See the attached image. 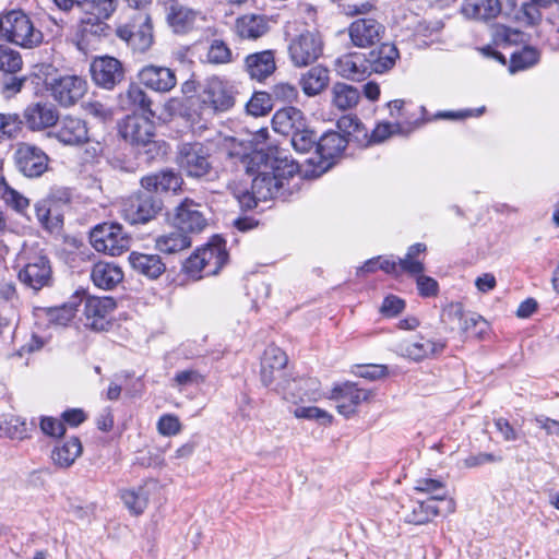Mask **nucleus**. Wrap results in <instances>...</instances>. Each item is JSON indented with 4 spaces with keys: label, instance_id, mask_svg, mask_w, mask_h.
<instances>
[{
    "label": "nucleus",
    "instance_id": "obj_35",
    "mask_svg": "<svg viewBox=\"0 0 559 559\" xmlns=\"http://www.w3.org/2000/svg\"><path fill=\"white\" fill-rule=\"evenodd\" d=\"M366 58L371 73H384L394 67L400 53L394 44L384 43L369 51Z\"/></svg>",
    "mask_w": 559,
    "mask_h": 559
},
{
    "label": "nucleus",
    "instance_id": "obj_16",
    "mask_svg": "<svg viewBox=\"0 0 559 559\" xmlns=\"http://www.w3.org/2000/svg\"><path fill=\"white\" fill-rule=\"evenodd\" d=\"M116 307L111 297H86L84 300L85 325L102 332L110 326V314Z\"/></svg>",
    "mask_w": 559,
    "mask_h": 559
},
{
    "label": "nucleus",
    "instance_id": "obj_9",
    "mask_svg": "<svg viewBox=\"0 0 559 559\" xmlns=\"http://www.w3.org/2000/svg\"><path fill=\"white\" fill-rule=\"evenodd\" d=\"M93 82L104 88L111 91L119 85L126 76L122 62L111 56L95 57L90 66Z\"/></svg>",
    "mask_w": 559,
    "mask_h": 559
},
{
    "label": "nucleus",
    "instance_id": "obj_20",
    "mask_svg": "<svg viewBox=\"0 0 559 559\" xmlns=\"http://www.w3.org/2000/svg\"><path fill=\"white\" fill-rule=\"evenodd\" d=\"M50 134L66 145H81L88 141L86 122L73 116L63 117Z\"/></svg>",
    "mask_w": 559,
    "mask_h": 559
},
{
    "label": "nucleus",
    "instance_id": "obj_23",
    "mask_svg": "<svg viewBox=\"0 0 559 559\" xmlns=\"http://www.w3.org/2000/svg\"><path fill=\"white\" fill-rule=\"evenodd\" d=\"M183 179L181 175L174 169H163L160 171L144 176L141 179V187L147 192H178L181 189Z\"/></svg>",
    "mask_w": 559,
    "mask_h": 559
},
{
    "label": "nucleus",
    "instance_id": "obj_58",
    "mask_svg": "<svg viewBox=\"0 0 559 559\" xmlns=\"http://www.w3.org/2000/svg\"><path fill=\"white\" fill-rule=\"evenodd\" d=\"M271 95L275 100L292 103L298 97V88L294 84L280 82L272 87Z\"/></svg>",
    "mask_w": 559,
    "mask_h": 559
},
{
    "label": "nucleus",
    "instance_id": "obj_15",
    "mask_svg": "<svg viewBox=\"0 0 559 559\" xmlns=\"http://www.w3.org/2000/svg\"><path fill=\"white\" fill-rule=\"evenodd\" d=\"M247 170L252 174L257 173V176L252 180L251 189L257 193L258 199L266 201L269 199L281 198L285 200V183L276 176L272 175L270 170H265L263 167L259 168V166L250 164L249 156Z\"/></svg>",
    "mask_w": 559,
    "mask_h": 559
},
{
    "label": "nucleus",
    "instance_id": "obj_5",
    "mask_svg": "<svg viewBox=\"0 0 559 559\" xmlns=\"http://www.w3.org/2000/svg\"><path fill=\"white\" fill-rule=\"evenodd\" d=\"M249 157L250 164L270 170L285 185H288V179L298 173V164L288 157L285 150L276 146L270 147L267 152L254 151Z\"/></svg>",
    "mask_w": 559,
    "mask_h": 559
},
{
    "label": "nucleus",
    "instance_id": "obj_22",
    "mask_svg": "<svg viewBox=\"0 0 559 559\" xmlns=\"http://www.w3.org/2000/svg\"><path fill=\"white\" fill-rule=\"evenodd\" d=\"M117 36L134 51L145 52L153 44V33L150 17L135 29L131 25H121L116 31Z\"/></svg>",
    "mask_w": 559,
    "mask_h": 559
},
{
    "label": "nucleus",
    "instance_id": "obj_57",
    "mask_svg": "<svg viewBox=\"0 0 559 559\" xmlns=\"http://www.w3.org/2000/svg\"><path fill=\"white\" fill-rule=\"evenodd\" d=\"M294 415L297 418H304L309 420H317L322 424H331L332 415H330L324 409H321L317 406H308V407H297L294 411Z\"/></svg>",
    "mask_w": 559,
    "mask_h": 559
},
{
    "label": "nucleus",
    "instance_id": "obj_13",
    "mask_svg": "<svg viewBox=\"0 0 559 559\" xmlns=\"http://www.w3.org/2000/svg\"><path fill=\"white\" fill-rule=\"evenodd\" d=\"M202 205L186 198L175 209L174 226L180 228L190 237L200 234L207 226V218L202 211Z\"/></svg>",
    "mask_w": 559,
    "mask_h": 559
},
{
    "label": "nucleus",
    "instance_id": "obj_7",
    "mask_svg": "<svg viewBox=\"0 0 559 559\" xmlns=\"http://www.w3.org/2000/svg\"><path fill=\"white\" fill-rule=\"evenodd\" d=\"M163 210V201L151 192H139L129 197L122 205L123 218L132 225L146 224Z\"/></svg>",
    "mask_w": 559,
    "mask_h": 559
},
{
    "label": "nucleus",
    "instance_id": "obj_1",
    "mask_svg": "<svg viewBox=\"0 0 559 559\" xmlns=\"http://www.w3.org/2000/svg\"><path fill=\"white\" fill-rule=\"evenodd\" d=\"M0 37L24 49H33L44 41V34L22 10H12L0 16Z\"/></svg>",
    "mask_w": 559,
    "mask_h": 559
},
{
    "label": "nucleus",
    "instance_id": "obj_17",
    "mask_svg": "<svg viewBox=\"0 0 559 559\" xmlns=\"http://www.w3.org/2000/svg\"><path fill=\"white\" fill-rule=\"evenodd\" d=\"M274 390L289 402L317 401L318 381L311 378L287 379L278 381Z\"/></svg>",
    "mask_w": 559,
    "mask_h": 559
},
{
    "label": "nucleus",
    "instance_id": "obj_47",
    "mask_svg": "<svg viewBox=\"0 0 559 559\" xmlns=\"http://www.w3.org/2000/svg\"><path fill=\"white\" fill-rule=\"evenodd\" d=\"M121 499L131 513L139 515L147 507L148 492L144 487L123 490L121 492Z\"/></svg>",
    "mask_w": 559,
    "mask_h": 559
},
{
    "label": "nucleus",
    "instance_id": "obj_26",
    "mask_svg": "<svg viewBox=\"0 0 559 559\" xmlns=\"http://www.w3.org/2000/svg\"><path fill=\"white\" fill-rule=\"evenodd\" d=\"M438 500H444L443 495L431 496L425 501L413 502L404 510L403 519L406 523L421 525L429 522L433 516L445 514L444 509L437 506Z\"/></svg>",
    "mask_w": 559,
    "mask_h": 559
},
{
    "label": "nucleus",
    "instance_id": "obj_59",
    "mask_svg": "<svg viewBox=\"0 0 559 559\" xmlns=\"http://www.w3.org/2000/svg\"><path fill=\"white\" fill-rule=\"evenodd\" d=\"M183 270L188 275L195 278L206 276V265L199 250L186 260Z\"/></svg>",
    "mask_w": 559,
    "mask_h": 559
},
{
    "label": "nucleus",
    "instance_id": "obj_25",
    "mask_svg": "<svg viewBox=\"0 0 559 559\" xmlns=\"http://www.w3.org/2000/svg\"><path fill=\"white\" fill-rule=\"evenodd\" d=\"M384 33V27L374 19H359L349 26V36L357 47L372 46Z\"/></svg>",
    "mask_w": 559,
    "mask_h": 559
},
{
    "label": "nucleus",
    "instance_id": "obj_51",
    "mask_svg": "<svg viewBox=\"0 0 559 559\" xmlns=\"http://www.w3.org/2000/svg\"><path fill=\"white\" fill-rule=\"evenodd\" d=\"M318 140L314 132L305 124V128H300V131L290 136V144L296 152L304 154L316 150Z\"/></svg>",
    "mask_w": 559,
    "mask_h": 559
},
{
    "label": "nucleus",
    "instance_id": "obj_52",
    "mask_svg": "<svg viewBox=\"0 0 559 559\" xmlns=\"http://www.w3.org/2000/svg\"><path fill=\"white\" fill-rule=\"evenodd\" d=\"M78 311V302L69 301L60 307L47 309V318L50 322L58 325H67Z\"/></svg>",
    "mask_w": 559,
    "mask_h": 559
},
{
    "label": "nucleus",
    "instance_id": "obj_36",
    "mask_svg": "<svg viewBox=\"0 0 559 559\" xmlns=\"http://www.w3.org/2000/svg\"><path fill=\"white\" fill-rule=\"evenodd\" d=\"M167 20L175 33L187 34L195 27L198 20L204 17L199 11L175 3L169 8Z\"/></svg>",
    "mask_w": 559,
    "mask_h": 559
},
{
    "label": "nucleus",
    "instance_id": "obj_42",
    "mask_svg": "<svg viewBox=\"0 0 559 559\" xmlns=\"http://www.w3.org/2000/svg\"><path fill=\"white\" fill-rule=\"evenodd\" d=\"M360 98L358 88L342 82H337L332 87V103L341 109L347 110L355 107Z\"/></svg>",
    "mask_w": 559,
    "mask_h": 559
},
{
    "label": "nucleus",
    "instance_id": "obj_29",
    "mask_svg": "<svg viewBox=\"0 0 559 559\" xmlns=\"http://www.w3.org/2000/svg\"><path fill=\"white\" fill-rule=\"evenodd\" d=\"M235 33L241 39L257 40L270 29V21L265 15L248 13L237 17Z\"/></svg>",
    "mask_w": 559,
    "mask_h": 559
},
{
    "label": "nucleus",
    "instance_id": "obj_6",
    "mask_svg": "<svg viewBox=\"0 0 559 559\" xmlns=\"http://www.w3.org/2000/svg\"><path fill=\"white\" fill-rule=\"evenodd\" d=\"M323 52V40L316 29H305L294 36L288 45V53L296 67H307L316 62Z\"/></svg>",
    "mask_w": 559,
    "mask_h": 559
},
{
    "label": "nucleus",
    "instance_id": "obj_44",
    "mask_svg": "<svg viewBox=\"0 0 559 559\" xmlns=\"http://www.w3.org/2000/svg\"><path fill=\"white\" fill-rule=\"evenodd\" d=\"M118 0H98L96 4L83 8L85 11L81 20H88V23H104L116 11Z\"/></svg>",
    "mask_w": 559,
    "mask_h": 559
},
{
    "label": "nucleus",
    "instance_id": "obj_45",
    "mask_svg": "<svg viewBox=\"0 0 559 559\" xmlns=\"http://www.w3.org/2000/svg\"><path fill=\"white\" fill-rule=\"evenodd\" d=\"M205 60L213 66L228 64L234 61V53L222 39H213L207 48Z\"/></svg>",
    "mask_w": 559,
    "mask_h": 559
},
{
    "label": "nucleus",
    "instance_id": "obj_43",
    "mask_svg": "<svg viewBox=\"0 0 559 559\" xmlns=\"http://www.w3.org/2000/svg\"><path fill=\"white\" fill-rule=\"evenodd\" d=\"M35 213L40 225L50 233L58 231L63 225L62 215L52 211L46 201H40L35 204Z\"/></svg>",
    "mask_w": 559,
    "mask_h": 559
},
{
    "label": "nucleus",
    "instance_id": "obj_60",
    "mask_svg": "<svg viewBox=\"0 0 559 559\" xmlns=\"http://www.w3.org/2000/svg\"><path fill=\"white\" fill-rule=\"evenodd\" d=\"M39 427L43 433L49 437L59 438L66 433L64 424L50 416H43L39 421Z\"/></svg>",
    "mask_w": 559,
    "mask_h": 559
},
{
    "label": "nucleus",
    "instance_id": "obj_39",
    "mask_svg": "<svg viewBox=\"0 0 559 559\" xmlns=\"http://www.w3.org/2000/svg\"><path fill=\"white\" fill-rule=\"evenodd\" d=\"M191 237L180 228L174 229L158 236L155 239V248L165 254H176L191 247Z\"/></svg>",
    "mask_w": 559,
    "mask_h": 559
},
{
    "label": "nucleus",
    "instance_id": "obj_31",
    "mask_svg": "<svg viewBox=\"0 0 559 559\" xmlns=\"http://www.w3.org/2000/svg\"><path fill=\"white\" fill-rule=\"evenodd\" d=\"M461 12L467 19L487 22L502 12V2L500 0H464Z\"/></svg>",
    "mask_w": 559,
    "mask_h": 559
},
{
    "label": "nucleus",
    "instance_id": "obj_8",
    "mask_svg": "<svg viewBox=\"0 0 559 559\" xmlns=\"http://www.w3.org/2000/svg\"><path fill=\"white\" fill-rule=\"evenodd\" d=\"M17 277L26 287L38 292L52 284V269L49 259L43 254L34 253L26 257V262L19 271Z\"/></svg>",
    "mask_w": 559,
    "mask_h": 559
},
{
    "label": "nucleus",
    "instance_id": "obj_41",
    "mask_svg": "<svg viewBox=\"0 0 559 559\" xmlns=\"http://www.w3.org/2000/svg\"><path fill=\"white\" fill-rule=\"evenodd\" d=\"M329 84V72L320 66L311 68L302 74L300 85L304 93L308 96L320 94Z\"/></svg>",
    "mask_w": 559,
    "mask_h": 559
},
{
    "label": "nucleus",
    "instance_id": "obj_53",
    "mask_svg": "<svg viewBox=\"0 0 559 559\" xmlns=\"http://www.w3.org/2000/svg\"><path fill=\"white\" fill-rule=\"evenodd\" d=\"M23 120L16 114H0V140L13 139L22 131Z\"/></svg>",
    "mask_w": 559,
    "mask_h": 559
},
{
    "label": "nucleus",
    "instance_id": "obj_50",
    "mask_svg": "<svg viewBox=\"0 0 559 559\" xmlns=\"http://www.w3.org/2000/svg\"><path fill=\"white\" fill-rule=\"evenodd\" d=\"M23 61L19 51L7 45H0V71L14 74L22 69Z\"/></svg>",
    "mask_w": 559,
    "mask_h": 559
},
{
    "label": "nucleus",
    "instance_id": "obj_27",
    "mask_svg": "<svg viewBox=\"0 0 559 559\" xmlns=\"http://www.w3.org/2000/svg\"><path fill=\"white\" fill-rule=\"evenodd\" d=\"M119 105L123 110L141 112L144 116L155 117L152 100L146 92L136 83L129 84L128 88L119 94Z\"/></svg>",
    "mask_w": 559,
    "mask_h": 559
},
{
    "label": "nucleus",
    "instance_id": "obj_32",
    "mask_svg": "<svg viewBox=\"0 0 559 559\" xmlns=\"http://www.w3.org/2000/svg\"><path fill=\"white\" fill-rule=\"evenodd\" d=\"M445 347L442 341H431L420 337L416 341H405L400 344V352L412 360L419 361L441 353Z\"/></svg>",
    "mask_w": 559,
    "mask_h": 559
},
{
    "label": "nucleus",
    "instance_id": "obj_24",
    "mask_svg": "<svg viewBox=\"0 0 559 559\" xmlns=\"http://www.w3.org/2000/svg\"><path fill=\"white\" fill-rule=\"evenodd\" d=\"M243 69L251 80L262 82L276 70L273 50H263L248 55L243 60Z\"/></svg>",
    "mask_w": 559,
    "mask_h": 559
},
{
    "label": "nucleus",
    "instance_id": "obj_49",
    "mask_svg": "<svg viewBox=\"0 0 559 559\" xmlns=\"http://www.w3.org/2000/svg\"><path fill=\"white\" fill-rule=\"evenodd\" d=\"M539 60V51L533 47H524L520 51L513 52L509 70L514 73L525 70L536 64Z\"/></svg>",
    "mask_w": 559,
    "mask_h": 559
},
{
    "label": "nucleus",
    "instance_id": "obj_10",
    "mask_svg": "<svg viewBox=\"0 0 559 559\" xmlns=\"http://www.w3.org/2000/svg\"><path fill=\"white\" fill-rule=\"evenodd\" d=\"M14 163L23 176L37 178L47 171L49 157L36 145L20 143L14 153Z\"/></svg>",
    "mask_w": 559,
    "mask_h": 559
},
{
    "label": "nucleus",
    "instance_id": "obj_33",
    "mask_svg": "<svg viewBox=\"0 0 559 559\" xmlns=\"http://www.w3.org/2000/svg\"><path fill=\"white\" fill-rule=\"evenodd\" d=\"M91 278L98 288L109 290L122 282L123 272L114 262L99 261L93 265Z\"/></svg>",
    "mask_w": 559,
    "mask_h": 559
},
{
    "label": "nucleus",
    "instance_id": "obj_28",
    "mask_svg": "<svg viewBox=\"0 0 559 559\" xmlns=\"http://www.w3.org/2000/svg\"><path fill=\"white\" fill-rule=\"evenodd\" d=\"M336 72L353 81L365 80L371 74L366 55L353 52L341 56L335 61Z\"/></svg>",
    "mask_w": 559,
    "mask_h": 559
},
{
    "label": "nucleus",
    "instance_id": "obj_64",
    "mask_svg": "<svg viewBox=\"0 0 559 559\" xmlns=\"http://www.w3.org/2000/svg\"><path fill=\"white\" fill-rule=\"evenodd\" d=\"M271 109L270 100L264 94H255L247 104V110L253 116H263Z\"/></svg>",
    "mask_w": 559,
    "mask_h": 559
},
{
    "label": "nucleus",
    "instance_id": "obj_48",
    "mask_svg": "<svg viewBox=\"0 0 559 559\" xmlns=\"http://www.w3.org/2000/svg\"><path fill=\"white\" fill-rule=\"evenodd\" d=\"M0 437L24 439L27 437V425L14 416H0Z\"/></svg>",
    "mask_w": 559,
    "mask_h": 559
},
{
    "label": "nucleus",
    "instance_id": "obj_40",
    "mask_svg": "<svg viewBox=\"0 0 559 559\" xmlns=\"http://www.w3.org/2000/svg\"><path fill=\"white\" fill-rule=\"evenodd\" d=\"M83 448L79 438L72 437L56 445L51 452V460L60 468H68L82 454Z\"/></svg>",
    "mask_w": 559,
    "mask_h": 559
},
{
    "label": "nucleus",
    "instance_id": "obj_61",
    "mask_svg": "<svg viewBox=\"0 0 559 559\" xmlns=\"http://www.w3.org/2000/svg\"><path fill=\"white\" fill-rule=\"evenodd\" d=\"M205 381L203 374H201L198 370L187 369L179 371L174 377V383L178 388H185L193 384H201Z\"/></svg>",
    "mask_w": 559,
    "mask_h": 559
},
{
    "label": "nucleus",
    "instance_id": "obj_30",
    "mask_svg": "<svg viewBox=\"0 0 559 559\" xmlns=\"http://www.w3.org/2000/svg\"><path fill=\"white\" fill-rule=\"evenodd\" d=\"M305 124L307 121L302 111L295 107L278 109L272 119L274 131L289 138L305 128Z\"/></svg>",
    "mask_w": 559,
    "mask_h": 559
},
{
    "label": "nucleus",
    "instance_id": "obj_54",
    "mask_svg": "<svg viewBox=\"0 0 559 559\" xmlns=\"http://www.w3.org/2000/svg\"><path fill=\"white\" fill-rule=\"evenodd\" d=\"M2 199L4 202L11 206L16 212L22 213L29 205V201L27 198L22 195L20 192L11 188L2 178Z\"/></svg>",
    "mask_w": 559,
    "mask_h": 559
},
{
    "label": "nucleus",
    "instance_id": "obj_4",
    "mask_svg": "<svg viewBox=\"0 0 559 559\" xmlns=\"http://www.w3.org/2000/svg\"><path fill=\"white\" fill-rule=\"evenodd\" d=\"M199 100L203 108L212 114L225 112L234 107L236 92L228 81L211 76L199 94Z\"/></svg>",
    "mask_w": 559,
    "mask_h": 559
},
{
    "label": "nucleus",
    "instance_id": "obj_14",
    "mask_svg": "<svg viewBox=\"0 0 559 559\" xmlns=\"http://www.w3.org/2000/svg\"><path fill=\"white\" fill-rule=\"evenodd\" d=\"M151 116H127L119 122V134L134 145H148L155 135V126Z\"/></svg>",
    "mask_w": 559,
    "mask_h": 559
},
{
    "label": "nucleus",
    "instance_id": "obj_62",
    "mask_svg": "<svg viewBox=\"0 0 559 559\" xmlns=\"http://www.w3.org/2000/svg\"><path fill=\"white\" fill-rule=\"evenodd\" d=\"M26 82L25 76H16L14 74H10L5 76L1 83V93L5 98H11L17 93L21 92L24 83Z\"/></svg>",
    "mask_w": 559,
    "mask_h": 559
},
{
    "label": "nucleus",
    "instance_id": "obj_38",
    "mask_svg": "<svg viewBox=\"0 0 559 559\" xmlns=\"http://www.w3.org/2000/svg\"><path fill=\"white\" fill-rule=\"evenodd\" d=\"M349 139L336 131L323 133L317 143L316 153L321 159L330 160L342 155L346 148Z\"/></svg>",
    "mask_w": 559,
    "mask_h": 559
},
{
    "label": "nucleus",
    "instance_id": "obj_21",
    "mask_svg": "<svg viewBox=\"0 0 559 559\" xmlns=\"http://www.w3.org/2000/svg\"><path fill=\"white\" fill-rule=\"evenodd\" d=\"M288 361L287 355L276 346H267L261 360V381L270 386L284 374Z\"/></svg>",
    "mask_w": 559,
    "mask_h": 559
},
{
    "label": "nucleus",
    "instance_id": "obj_18",
    "mask_svg": "<svg viewBox=\"0 0 559 559\" xmlns=\"http://www.w3.org/2000/svg\"><path fill=\"white\" fill-rule=\"evenodd\" d=\"M23 119L29 130L41 131L57 124L59 112L53 104L40 100L26 106Z\"/></svg>",
    "mask_w": 559,
    "mask_h": 559
},
{
    "label": "nucleus",
    "instance_id": "obj_34",
    "mask_svg": "<svg viewBox=\"0 0 559 559\" xmlns=\"http://www.w3.org/2000/svg\"><path fill=\"white\" fill-rule=\"evenodd\" d=\"M128 260L134 272L151 280L158 278L166 271V265L158 254L133 251Z\"/></svg>",
    "mask_w": 559,
    "mask_h": 559
},
{
    "label": "nucleus",
    "instance_id": "obj_37",
    "mask_svg": "<svg viewBox=\"0 0 559 559\" xmlns=\"http://www.w3.org/2000/svg\"><path fill=\"white\" fill-rule=\"evenodd\" d=\"M199 251L206 265V276L216 275L228 260L225 241L218 236H215L207 246Z\"/></svg>",
    "mask_w": 559,
    "mask_h": 559
},
{
    "label": "nucleus",
    "instance_id": "obj_46",
    "mask_svg": "<svg viewBox=\"0 0 559 559\" xmlns=\"http://www.w3.org/2000/svg\"><path fill=\"white\" fill-rule=\"evenodd\" d=\"M444 316L459 321L462 331L467 332L469 329L479 323L486 324V321L478 314L472 313L466 316L461 304H452L444 310Z\"/></svg>",
    "mask_w": 559,
    "mask_h": 559
},
{
    "label": "nucleus",
    "instance_id": "obj_55",
    "mask_svg": "<svg viewBox=\"0 0 559 559\" xmlns=\"http://www.w3.org/2000/svg\"><path fill=\"white\" fill-rule=\"evenodd\" d=\"M444 24L441 20L418 21L414 27V34L418 37L431 38L433 41L443 29Z\"/></svg>",
    "mask_w": 559,
    "mask_h": 559
},
{
    "label": "nucleus",
    "instance_id": "obj_2",
    "mask_svg": "<svg viewBox=\"0 0 559 559\" xmlns=\"http://www.w3.org/2000/svg\"><path fill=\"white\" fill-rule=\"evenodd\" d=\"M211 147L202 142H186L178 146L176 162L190 178H203L211 174Z\"/></svg>",
    "mask_w": 559,
    "mask_h": 559
},
{
    "label": "nucleus",
    "instance_id": "obj_56",
    "mask_svg": "<svg viewBox=\"0 0 559 559\" xmlns=\"http://www.w3.org/2000/svg\"><path fill=\"white\" fill-rule=\"evenodd\" d=\"M337 128L343 133L342 135H345L347 139L359 133L366 135V129L356 116L346 115L341 117L337 120ZM356 138H358V135H356Z\"/></svg>",
    "mask_w": 559,
    "mask_h": 559
},
{
    "label": "nucleus",
    "instance_id": "obj_11",
    "mask_svg": "<svg viewBox=\"0 0 559 559\" xmlns=\"http://www.w3.org/2000/svg\"><path fill=\"white\" fill-rule=\"evenodd\" d=\"M372 396V391L345 382L332 389L330 399L336 402L337 412L348 418L357 412L362 402L369 401Z\"/></svg>",
    "mask_w": 559,
    "mask_h": 559
},
{
    "label": "nucleus",
    "instance_id": "obj_3",
    "mask_svg": "<svg viewBox=\"0 0 559 559\" xmlns=\"http://www.w3.org/2000/svg\"><path fill=\"white\" fill-rule=\"evenodd\" d=\"M93 248L112 257L120 255L130 247V237L116 223L96 225L90 233Z\"/></svg>",
    "mask_w": 559,
    "mask_h": 559
},
{
    "label": "nucleus",
    "instance_id": "obj_63",
    "mask_svg": "<svg viewBox=\"0 0 559 559\" xmlns=\"http://www.w3.org/2000/svg\"><path fill=\"white\" fill-rule=\"evenodd\" d=\"M157 430L163 436H175L180 432L181 425L177 416L167 414L158 419Z\"/></svg>",
    "mask_w": 559,
    "mask_h": 559
},
{
    "label": "nucleus",
    "instance_id": "obj_19",
    "mask_svg": "<svg viewBox=\"0 0 559 559\" xmlns=\"http://www.w3.org/2000/svg\"><path fill=\"white\" fill-rule=\"evenodd\" d=\"M138 76L141 84L158 93L170 92L177 84L175 71L162 66H145L140 70Z\"/></svg>",
    "mask_w": 559,
    "mask_h": 559
},
{
    "label": "nucleus",
    "instance_id": "obj_12",
    "mask_svg": "<svg viewBox=\"0 0 559 559\" xmlns=\"http://www.w3.org/2000/svg\"><path fill=\"white\" fill-rule=\"evenodd\" d=\"M49 90L56 102L63 107H70L85 95L87 82L80 75H62L51 81Z\"/></svg>",
    "mask_w": 559,
    "mask_h": 559
}]
</instances>
